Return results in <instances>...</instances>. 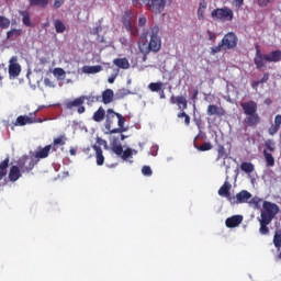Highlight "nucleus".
Returning <instances> with one entry per match:
<instances>
[{"label":"nucleus","mask_w":281,"mask_h":281,"mask_svg":"<svg viewBox=\"0 0 281 281\" xmlns=\"http://www.w3.org/2000/svg\"><path fill=\"white\" fill-rule=\"evenodd\" d=\"M262 207L263 210L261 211L260 217L257 218L260 225L259 234H261V236H269V225H271L273 218L280 213V206L273 202L263 201Z\"/></svg>","instance_id":"obj_1"},{"label":"nucleus","mask_w":281,"mask_h":281,"mask_svg":"<svg viewBox=\"0 0 281 281\" xmlns=\"http://www.w3.org/2000/svg\"><path fill=\"white\" fill-rule=\"evenodd\" d=\"M142 38L146 41L139 45L142 54L145 55L144 60H146V54L154 52L157 54L161 49V36H159V26H151L145 33H143Z\"/></svg>","instance_id":"obj_2"},{"label":"nucleus","mask_w":281,"mask_h":281,"mask_svg":"<svg viewBox=\"0 0 281 281\" xmlns=\"http://www.w3.org/2000/svg\"><path fill=\"white\" fill-rule=\"evenodd\" d=\"M124 124H126V117L117 112H114L113 109L106 110L104 126L110 135L115 133H126L128 127H125Z\"/></svg>","instance_id":"obj_3"},{"label":"nucleus","mask_w":281,"mask_h":281,"mask_svg":"<svg viewBox=\"0 0 281 281\" xmlns=\"http://www.w3.org/2000/svg\"><path fill=\"white\" fill-rule=\"evenodd\" d=\"M240 108L246 115L244 119L245 126L248 128H256L261 122L260 114H258V103H256V101H247L240 103Z\"/></svg>","instance_id":"obj_4"},{"label":"nucleus","mask_w":281,"mask_h":281,"mask_svg":"<svg viewBox=\"0 0 281 281\" xmlns=\"http://www.w3.org/2000/svg\"><path fill=\"white\" fill-rule=\"evenodd\" d=\"M281 60V50H272L269 54H262L260 46H256V54L254 58V64L256 69L262 71L267 68V63H280Z\"/></svg>","instance_id":"obj_5"},{"label":"nucleus","mask_w":281,"mask_h":281,"mask_svg":"<svg viewBox=\"0 0 281 281\" xmlns=\"http://www.w3.org/2000/svg\"><path fill=\"white\" fill-rule=\"evenodd\" d=\"M238 47V36L236 33L228 32L224 35L217 46L211 47L212 56H216V54H221V52H227V49H236Z\"/></svg>","instance_id":"obj_6"},{"label":"nucleus","mask_w":281,"mask_h":281,"mask_svg":"<svg viewBox=\"0 0 281 281\" xmlns=\"http://www.w3.org/2000/svg\"><path fill=\"white\" fill-rule=\"evenodd\" d=\"M171 2L172 0H132V4L134 8L142 9L146 8L149 12H154V14H161V12L166 9V3Z\"/></svg>","instance_id":"obj_7"},{"label":"nucleus","mask_w":281,"mask_h":281,"mask_svg":"<svg viewBox=\"0 0 281 281\" xmlns=\"http://www.w3.org/2000/svg\"><path fill=\"white\" fill-rule=\"evenodd\" d=\"M211 16L213 21H222L225 23V21L234 20V11L229 8L215 9L211 12Z\"/></svg>","instance_id":"obj_8"},{"label":"nucleus","mask_w":281,"mask_h":281,"mask_svg":"<svg viewBox=\"0 0 281 281\" xmlns=\"http://www.w3.org/2000/svg\"><path fill=\"white\" fill-rule=\"evenodd\" d=\"M38 164V160L34 157H30L27 155L22 156L18 160V167H20L21 172H32L34 170V166Z\"/></svg>","instance_id":"obj_9"},{"label":"nucleus","mask_w":281,"mask_h":281,"mask_svg":"<svg viewBox=\"0 0 281 281\" xmlns=\"http://www.w3.org/2000/svg\"><path fill=\"white\" fill-rule=\"evenodd\" d=\"M85 100H87V97L81 95L72 101L66 102L65 106H66V109H68V111H71V109L77 108V112L79 113V115H82V113H85L87 111V109L83 105Z\"/></svg>","instance_id":"obj_10"},{"label":"nucleus","mask_w":281,"mask_h":281,"mask_svg":"<svg viewBox=\"0 0 281 281\" xmlns=\"http://www.w3.org/2000/svg\"><path fill=\"white\" fill-rule=\"evenodd\" d=\"M176 104H178L179 109L182 110V112L178 113V117H184V124L186 126H190V115L186 113V109H188V100H186V97L183 95H178L176 98Z\"/></svg>","instance_id":"obj_11"},{"label":"nucleus","mask_w":281,"mask_h":281,"mask_svg":"<svg viewBox=\"0 0 281 281\" xmlns=\"http://www.w3.org/2000/svg\"><path fill=\"white\" fill-rule=\"evenodd\" d=\"M19 57L12 56L9 60V78L10 80L21 76V65L18 63Z\"/></svg>","instance_id":"obj_12"},{"label":"nucleus","mask_w":281,"mask_h":281,"mask_svg":"<svg viewBox=\"0 0 281 281\" xmlns=\"http://www.w3.org/2000/svg\"><path fill=\"white\" fill-rule=\"evenodd\" d=\"M251 199V193L247 190H243L231 199L232 205H238L240 203H247Z\"/></svg>","instance_id":"obj_13"},{"label":"nucleus","mask_w":281,"mask_h":281,"mask_svg":"<svg viewBox=\"0 0 281 281\" xmlns=\"http://www.w3.org/2000/svg\"><path fill=\"white\" fill-rule=\"evenodd\" d=\"M38 122L36 120V113H31L30 116L27 115H20L16 117L15 126H25L27 124H36Z\"/></svg>","instance_id":"obj_14"},{"label":"nucleus","mask_w":281,"mask_h":281,"mask_svg":"<svg viewBox=\"0 0 281 281\" xmlns=\"http://www.w3.org/2000/svg\"><path fill=\"white\" fill-rule=\"evenodd\" d=\"M147 88L151 93H159L160 100H166V92L164 91V82L157 81V82H150Z\"/></svg>","instance_id":"obj_15"},{"label":"nucleus","mask_w":281,"mask_h":281,"mask_svg":"<svg viewBox=\"0 0 281 281\" xmlns=\"http://www.w3.org/2000/svg\"><path fill=\"white\" fill-rule=\"evenodd\" d=\"M231 190H232V183H229V181L226 180L223 183V186L218 189L217 194L220 196H225V199H227V201H229L231 203L233 199Z\"/></svg>","instance_id":"obj_16"},{"label":"nucleus","mask_w":281,"mask_h":281,"mask_svg":"<svg viewBox=\"0 0 281 281\" xmlns=\"http://www.w3.org/2000/svg\"><path fill=\"white\" fill-rule=\"evenodd\" d=\"M49 150H52V145H47L43 148H38L37 151H35V154H33L31 157H33V159H35V161H41V159H46V157H49Z\"/></svg>","instance_id":"obj_17"},{"label":"nucleus","mask_w":281,"mask_h":281,"mask_svg":"<svg viewBox=\"0 0 281 281\" xmlns=\"http://www.w3.org/2000/svg\"><path fill=\"white\" fill-rule=\"evenodd\" d=\"M206 115H209L210 117H212V115H216L217 117H223L225 116V109L216 104H210L206 110Z\"/></svg>","instance_id":"obj_18"},{"label":"nucleus","mask_w":281,"mask_h":281,"mask_svg":"<svg viewBox=\"0 0 281 281\" xmlns=\"http://www.w3.org/2000/svg\"><path fill=\"white\" fill-rule=\"evenodd\" d=\"M123 27H125V30L130 32L132 36H137V34H139L137 26H135V23L131 21V18L128 15L123 19Z\"/></svg>","instance_id":"obj_19"},{"label":"nucleus","mask_w":281,"mask_h":281,"mask_svg":"<svg viewBox=\"0 0 281 281\" xmlns=\"http://www.w3.org/2000/svg\"><path fill=\"white\" fill-rule=\"evenodd\" d=\"M243 223V215H233L232 217L226 218V227L234 228L238 227Z\"/></svg>","instance_id":"obj_20"},{"label":"nucleus","mask_w":281,"mask_h":281,"mask_svg":"<svg viewBox=\"0 0 281 281\" xmlns=\"http://www.w3.org/2000/svg\"><path fill=\"white\" fill-rule=\"evenodd\" d=\"M92 149L94 150L97 166H104V154L102 151V147L92 145Z\"/></svg>","instance_id":"obj_21"},{"label":"nucleus","mask_w":281,"mask_h":281,"mask_svg":"<svg viewBox=\"0 0 281 281\" xmlns=\"http://www.w3.org/2000/svg\"><path fill=\"white\" fill-rule=\"evenodd\" d=\"M262 155L267 168H273V166H276V158L273 157V154H271V151H268L267 149H263Z\"/></svg>","instance_id":"obj_22"},{"label":"nucleus","mask_w":281,"mask_h":281,"mask_svg":"<svg viewBox=\"0 0 281 281\" xmlns=\"http://www.w3.org/2000/svg\"><path fill=\"white\" fill-rule=\"evenodd\" d=\"M21 168L18 166H12L9 171L10 181H19L21 179Z\"/></svg>","instance_id":"obj_23"},{"label":"nucleus","mask_w":281,"mask_h":281,"mask_svg":"<svg viewBox=\"0 0 281 281\" xmlns=\"http://www.w3.org/2000/svg\"><path fill=\"white\" fill-rule=\"evenodd\" d=\"M113 65L119 67V69H130L131 68V63H128V59H126V57L115 58L113 60Z\"/></svg>","instance_id":"obj_24"},{"label":"nucleus","mask_w":281,"mask_h":281,"mask_svg":"<svg viewBox=\"0 0 281 281\" xmlns=\"http://www.w3.org/2000/svg\"><path fill=\"white\" fill-rule=\"evenodd\" d=\"M106 119V111L104 108L100 106L92 115L93 122H103Z\"/></svg>","instance_id":"obj_25"},{"label":"nucleus","mask_w":281,"mask_h":281,"mask_svg":"<svg viewBox=\"0 0 281 281\" xmlns=\"http://www.w3.org/2000/svg\"><path fill=\"white\" fill-rule=\"evenodd\" d=\"M114 92L112 89H106L102 92V102L103 104H111L113 102Z\"/></svg>","instance_id":"obj_26"},{"label":"nucleus","mask_w":281,"mask_h":281,"mask_svg":"<svg viewBox=\"0 0 281 281\" xmlns=\"http://www.w3.org/2000/svg\"><path fill=\"white\" fill-rule=\"evenodd\" d=\"M21 34H23V30L12 29L7 32V38H8V41H16L19 38V36H21Z\"/></svg>","instance_id":"obj_27"},{"label":"nucleus","mask_w":281,"mask_h":281,"mask_svg":"<svg viewBox=\"0 0 281 281\" xmlns=\"http://www.w3.org/2000/svg\"><path fill=\"white\" fill-rule=\"evenodd\" d=\"M29 3L32 8H42L45 10L49 5V0H29Z\"/></svg>","instance_id":"obj_28"},{"label":"nucleus","mask_w":281,"mask_h":281,"mask_svg":"<svg viewBox=\"0 0 281 281\" xmlns=\"http://www.w3.org/2000/svg\"><path fill=\"white\" fill-rule=\"evenodd\" d=\"M8 166H10V158H5L0 162V181L8 175Z\"/></svg>","instance_id":"obj_29"},{"label":"nucleus","mask_w":281,"mask_h":281,"mask_svg":"<svg viewBox=\"0 0 281 281\" xmlns=\"http://www.w3.org/2000/svg\"><path fill=\"white\" fill-rule=\"evenodd\" d=\"M205 10H207V2L202 0L199 4V9H198V19H199V21H203V19H205V16H204Z\"/></svg>","instance_id":"obj_30"},{"label":"nucleus","mask_w":281,"mask_h":281,"mask_svg":"<svg viewBox=\"0 0 281 281\" xmlns=\"http://www.w3.org/2000/svg\"><path fill=\"white\" fill-rule=\"evenodd\" d=\"M101 70H102V66L100 65L82 67L83 74H100Z\"/></svg>","instance_id":"obj_31"},{"label":"nucleus","mask_w":281,"mask_h":281,"mask_svg":"<svg viewBox=\"0 0 281 281\" xmlns=\"http://www.w3.org/2000/svg\"><path fill=\"white\" fill-rule=\"evenodd\" d=\"M20 15L22 16V23L26 27H32V20L30 19V12H27V11H20Z\"/></svg>","instance_id":"obj_32"},{"label":"nucleus","mask_w":281,"mask_h":281,"mask_svg":"<svg viewBox=\"0 0 281 281\" xmlns=\"http://www.w3.org/2000/svg\"><path fill=\"white\" fill-rule=\"evenodd\" d=\"M54 27L57 34H64L65 30H67V26H65V23H63L60 20L54 21Z\"/></svg>","instance_id":"obj_33"},{"label":"nucleus","mask_w":281,"mask_h":281,"mask_svg":"<svg viewBox=\"0 0 281 281\" xmlns=\"http://www.w3.org/2000/svg\"><path fill=\"white\" fill-rule=\"evenodd\" d=\"M111 148H112V151L117 155V157H122L123 153H124V148L122 147V145H117V143L114 140L112 144H111Z\"/></svg>","instance_id":"obj_34"},{"label":"nucleus","mask_w":281,"mask_h":281,"mask_svg":"<svg viewBox=\"0 0 281 281\" xmlns=\"http://www.w3.org/2000/svg\"><path fill=\"white\" fill-rule=\"evenodd\" d=\"M265 150H267L268 153H276V143L273 142V139H267L265 142Z\"/></svg>","instance_id":"obj_35"},{"label":"nucleus","mask_w":281,"mask_h":281,"mask_svg":"<svg viewBox=\"0 0 281 281\" xmlns=\"http://www.w3.org/2000/svg\"><path fill=\"white\" fill-rule=\"evenodd\" d=\"M273 245L276 249L281 248V231H276L274 236H273Z\"/></svg>","instance_id":"obj_36"},{"label":"nucleus","mask_w":281,"mask_h":281,"mask_svg":"<svg viewBox=\"0 0 281 281\" xmlns=\"http://www.w3.org/2000/svg\"><path fill=\"white\" fill-rule=\"evenodd\" d=\"M196 150H200V153H206L207 150H212V148H214V146L212 145V143H203L200 146H195Z\"/></svg>","instance_id":"obj_37"},{"label":"nucleus","mask_w":281,"mask_h":281,"mask_svg":"<svg viewBox=\"0 0 281 281\" xmlns=\"http://www.w3.org/2000/svg\"><path fill=\"white\" fill-rule=\"evenodd\" d=\"M220 159H227V154L225 153V146L223 145L217 146V161Z\"/></svg>","instance_id":"obj_38"},{"label":"nucleus","mask_w":281,"mask_h":281,"mask_svg":"<svg viewBox=\"0 0 281 281\" xmlns=\"http://www.w3.org/2000/svg\"><path fill=\"white\" fill-rule=\"evenodd\" d=\"M10 27V19L0 15V30H8Z\"/></svg>","instance_id":"obj_39"},{"label":"nucleus","mask_w":281,"mask_h":281,"mask_svg":"<svg viewBox=\"0 0 281 281\" xmlns=\"http://www.w3.org/2000/svg\"><path fill=\"white\" fill-rule=\"evenodd\" d=\"M66 142H67V136L60 135L59 137L54 138L53 144L54 146H65Z\"/></svg>","instance_id":"obj_40"},{"label":"nucleus","mask_w":281,"mask_h":281,"mask_svg":"<svg viewBox=\"0 0 281 281\" xmlns=\"http://www.w3.org/2000/svg\"><path fill=\"white\" fill-rule=\"evenodd\" d=\"M240 169L249 175L254 170V164L243 162Z\"/></svg>","instance_id":"obj_41"},{"label":"nucleus","mask_w":281,"mask_h":281,"mask_svg":"<svg viewBox=\"0 0 281 281\" xmlns=\"http://www.w3.org/2000/svg\"><path fill=\"white\" fill-rule=\"evenodd\" d=\"M53 74H54L55 78H65V75H66L65 69H63V68H55L53 70Z\"/></svg>","instance_id":"obj_42"},{"label":"nucleus","mask_w":281,"mask_h":281,"mask_svg":"<svg viewBox=\"0 0 281 281\" xmlns=\"http://www.w3.org/2000/svg\"><path fill=\"white\" fill-rule=\"evenodd\" d=\"M121 157L124 159V161H126V159H131V157H133V150L131 148H126Z\"/></svg>","instance_id":"obj_43"},{"label":"nucleus","mask_w":281,"mask_h":281,"mask_svg":"<svg viewBox=\"0 0 281 281\" xmlns=\"http://www.w3.org/2000/svg\"><path fill=\"white\" fill-rule=\"evenodd\" d=\"M142 172L144 177H153V169H150V166H144Z\"/></svg>","instance_id":"obj_44"},{"label":"nucleus","mask_w":281,"mask_h":281,"mask_svg":"<svg viewBox=\"0 0 281 281\" xmlns=\"http://www.w3.org/2000/svg\"><path fill=\"white\" fill-rule=\"evenodd\" d=\"M278 131H280V127H278L277 125L272 124L269 128H268V133L269 135L273 136L278 133Z\"/></svg>","instance_id":"obj_45"},{"label":"nucleus","mask_w":281,"mask_h":281,"mask_svg":"<svg viewBox=\"0 0 281 281\" xmlns=\"http://www.w3.org/2000/svg\"><path fill=\"white\" fill-rule=\"evenodd\" d=\"M207 36H209V41H212L213 43H216V33L212 32V31H207L206 32Z\"/></svg>","instance_id":"obj_46"},{"label":"nucleus","mask_w":281,"mask_h":281,"mask_svg":"<svg viewBox=\"0 0 281 281\" xmlns=\"http://www.w3.org/2000/svg\"><path fill=\"white\" fill-rule=\"evenodd\" d=\"M271 2V0H257L258 5H260V8H265L267 5H269V3Z\"/></svg>","instance_id":"obj_47"},{"label":"nucleus","mask_w":281,"mask_h":281,"mask_svg":"<svg viewBox=\"0 0 281 281\" xmlns=\"http://www.w3.org/2000/svg\"><path fill=\"white\" fill-rule=\"evenodd\" d=\"M235 8H243L245 5V0H233Z\"/></svg>","instance_id":"obj_48"},{"label":"nucleus","mask_w":281,"mask_h":281,"mask_svg":"<svg viewBox=\"0 0 281 281\" xmlns=\"http://www.w3.org/2000/svg\"><path fill=\"white\" fill-rule=\"evenodd\" d=\"M146 23H147L146 16H140V18L138 19V25H139V27H145V26H146Z\"/></svg>","instance_id":"obj_49"},{"label":"nucleus","mask_w":281,"mask_h":281,"mask_svg":"<svg viewBox=\"0 0 281 281\" xmlns=\"http://www.w3.org/2000/svg\"><path fill=\"white\" fill-rule=\"evenodd\" d=\"M63 3H65V0H55L54 8L58 10V8H63Z\"/></svg>","instance_id":"obj_50"},{"label":"nucleus","mask_w":281,"mask_h":281,"mask_svg":"<svg viewBox=\"0 0 281 281\" xmlns=\"http://www.w3.org/2000/svg\"><path fill=\"white\" fill-rule=\"evenodd\" d=\"M261 85H265V82H269V72H265L263 77L259 80Z\"/></svg>","instance_id":"obj_51"},{"label":"nucleus","mask_w":281,"mask_h":281,"mask_svg":"<svg viewBox=\"0 0 281 281\" xmlns=\"http://www.w3.org/2000/svg\"><path fill=\"white\" fill-rule=\"evenodd\" d=\"M274 126H278L279 128L281 126V115L280 114L276 115V117H274Z\"/></svg>","instance_id":"obj_52"},{"label":"nucleus","mask_w":281,"mask_h":281,"mask_svg":"<svg viewBox=\"0 0 281 281\" xmlns=\"http://www.w3.org/2000/svg\"><path fill=\"white\" fill-rule=\"evenodd\" d=\"M196 98H199V90L198 89H194L193 90V94L191 97V100H193V102H195Z\"/></svg>","instance_id":"obj_53"},{"label":"nucleus","mask_w":281,"mask_h":281,"mask_svg":"<svg viewBox=\"0 0 281 281\" xmlns=\"http://www.w3.org/2000/svg\"><path fill=\"white\" fill-rule=\"evenodd\" d=\"M260 85H261L260 80H256L251 82L252 89H257V87H260Z\"/></svg>","instance_id":"obj_54"},{"label":"nucleus","mask_w":281,"mask_h":281,"mask_svg":"<svg viewBox=\"0 0 281 281\" xmlns=\"http://www.w3.org/2000/svg\"><path fill=\"white\" fill-rule=\"evenodd\" d=\"M263 104H266L267 106H271V104H273V100H271V98H267V99L263 101Z\"/></svg>","instance_id":"obj_55"},{"label":"nucleus","mask_w":281,"mask_h":281,"mask_svg":"<svg viewBox=\"0 0 281 281\" xmlns=\"http://www.w3.org/2000/svg\"><path fill=\"white\" fill-rule=\"evenodd\" d=\"M97 142L100 144V146H104V144H106V140L102 139V138H97Z\"/></svg>","instance_id":"obj_56"},{"label":"nucleus","mask_w":281,"mask_h":281,"mask_svg":"<svg viewBox=\"0 0 281 281\" xmlns=\"http://www.w3.org/2000/svg\"><path fill=\"white\" fill-rule=\"evenodd\" d=\"M170 104H177V98L175 95L170 98Z\"/></svg>","instance_id":"obj_57"},{"label":"nucleus","mask_w":281,"mask_h":281,"mask_svg":"<svg viewBox=\"0 0 281 281\" xmlns=\"http://www.w3.org/2000/svg\"><path fill=\"white\" fill-rule=\"evenodd\" d=\"M108 82H109L110 85H113V82H115V77H110V78L108 79Z\"/></svg>","instance_id":"obj_58"},{"label":"nucleus","mask_w":281,"mask_h":281,"mask_svg":"<svg viewBox=\"0 0 281 281\" xmlns=\"http://www.w3.org/2000/svg\"><path fill=\"white\" fill-rule=\"evenodd\" d=\"M69 153H70V155H76L78 153V150H76V148H70Z\"/></svg>","instance_id":"obj_59"},{"label":"nucleus","mask_w":281,"mask_h":281,"mask_svg":"<svg viewBox=\"0 0 281 281\" xmlns=\"http://www.w3.org/2000/svg\"><path fill=\"white\" fill-rule=\"evenodd\" d=\"M126 139V136L124 134H121V142H124Z\"/></svg>","instance_id":"obj_60"},{"label":"nucleus","mask_w":281,"mask_h":281,"mask_svg":"<svg viewBox=\"0 0 281 281\" xmlns=\"http://www.w3.org/2000/svg\"><path fill=\"white\" fill-rule=\"evenodd\" d=\"M133 150V155H137V150L135 149H132Z\"/></svg>","instance_id":"obj_61"},{"label":"nucleus","mask_w":281,"mask_h":281,"mask_svg":"<svg viewBox=\"0 0 281 281\" xmlns=\"http://www.w3.org/2000/svg\"><path fill=\"white\" fill-rule=\"evenodd\" d=\"M49 82V79H45V83Z\"/></svg>","instance_id":"obj_62"},{"label":"nucleus","mask_w":281,"mask_h":281,"mask_svg":"<svg viewBox=\"0 0 281 281\" xmlns=\"http://www.w3.org/2000/svg\"><path fill=\"white\" fill-rule=\"evenodd\" d=\"M1 80H2V78H1V76H0V82H1Z\"/></svg>","instance_id":"obj_63"}]
</instances>
